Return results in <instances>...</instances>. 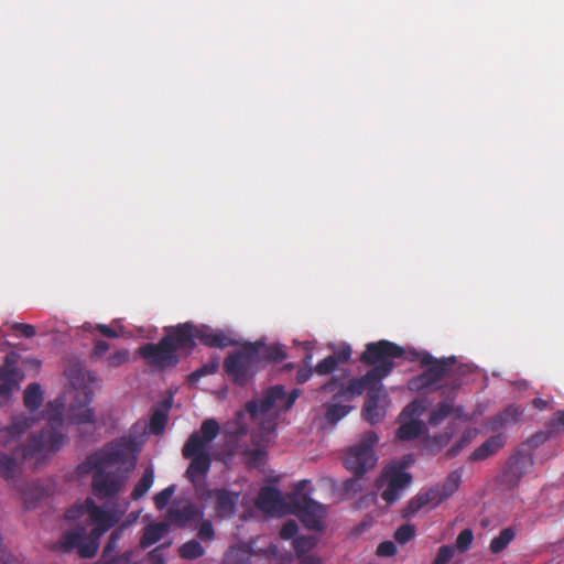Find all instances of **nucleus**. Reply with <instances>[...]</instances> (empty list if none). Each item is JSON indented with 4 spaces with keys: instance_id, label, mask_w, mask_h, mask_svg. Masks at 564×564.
I'll list each match as a JSON object with an SVG mask.
<instances>
[{
    "instance_id": "nucleus-1",
    "label": "nucleus",
    "mask_w": 564,
    "mask_h": 564,
    "mask_svg": "<svg viewBox=\"0 0 564 564\" xmlns=\"http://www.w3.org/2000/svg\"><path fill=\"white\" fill-rule=\"evenodd\" d=\"M131 452L130 443L116 440L89 454L79 469L91 473V491L99 500L113 499L124 488L129 470L122 468Z\"/></svg>"
},
{
    "instance_id": "nucleus-2",
    "label": "nucleus",
    "mask_w": 564,
    "mask_h": 564,
    "mask_svg": "<svg viewBox=\"0 0 564 564\" xmlns=\"http://www.w3.org/2000/svg\"><path fill=\"white\" fill-rule=\"evenodd\" d=\"M300 394L299 389H293L290 393H286L283 386L276 384L269 388L260 400L247 402L246 411L260 425L259 433L252 435L254 445L269 443L274 435L276 416H272L271 411L283 412L290 410Z\"/></svg>"
},
{
    "instance_id": "nucleus-3",
    "label": "nucleus",
    "mask_w": 564,
    "mask_h": 564,
    "mask_svg": "<svg viewBox=\"0 0 564 564\" xmlns=\"http://www.w3.org/2000/svg\"><path fill=\"white\" fill-rule=\"evenodd\" d=\"M219 433V424L214 419L205 420L199 432H193L182 448V455L191 463L185 471V477L198 492L205 486L206 477L210 470L212 457L209 443Z\"/></svg>"
},
{
    "instance_id": "nucleus-4",
    "label": "nucleus",
    "mask_w": 564,
    "mask_h": 564,
    "mask_svg": "<svg viewBox=\"0 0 564 564\" xmlns=\"http://www.w3.org/2000/svg\"><path fill=\"white\" fill-rule=\"evenodd\" d=\"M50 406L53 408V414L47 417V423L40 433L30 435L28 444L22 447L23 459H30L41 453H54L62 448L65 441L64 401L55 399Z\"/></svg>"
},
{
    "instance_id": "nucleus-5",
    "label": "nucleus",
    "mask_w": 564,
    "mask_h": 564,
    "mask_svg": "<svg viewBox=\"0 0 564 564\" xmlns=\"http://www.w3.org/2000/svg\"><path fill=\"white\" fill-rule=\"evenodd\" d=\"M223 367L236 386L246 387L261 368L260 345L245 344L225 358Z\"/></svg>"
},
{
    "instance_id": "nucleus-6",
    "label": "nucleus",
    "mask_w": 564,
    "mask_h": 564,
    "mask_svg": "<svg viewBox=\"0 0 564 564\" xmlns=\"http://www.w3.org/2000/svg\"><path fill=\"white\" fill-rule=\"evenodd\" d=\"M76 372L77 376L70 378L74 395L68 408V420L74 424L93 423L94 410L89 404L95 395L94 384L97 377L90 371L77 370Z\"/></svg>"
},
{
    "instance_id": "nucleus-7",
    "label": "nucleus",
    "mask_w": 564,
    "mask_h": 564,
    "mask_svg": "<svg viewBox=\"0 0 564 564\" xmlns=\"http://www.w3.org/2000/svg\"><path fill=\"white\" fill-rule=\"evenodd\" d=\"M405 350L395 343L381 339L366 345L360 356V361L371 366L369 371H375V377L381 382L394 368V359L403 357Z\"/></svg>"
},
{
    "instance_id": "nucleus-8",
    "label": "nucleus",
    "mask_w": 564,
    "mask_h": 564,
    "mask_svg": "<svg viewBox=\"0 0 564 564\" xmlns=\"http://www.w3.org/2000/svg\"><path fill=\"white\" fill-rule=\"evenodd\" d=\"M411 360H419L423 367H426L422 373L409 380L408 386L412 391L427 390L437 384L451 373L455 364L454 357L437 359L427 351H414Z\"/></svg>"
},
{
    "instance_id": "nucleus-9",
    "label": "nucleus",
    "mask_w": 564,
    "mask_h": 564,
    "mask_svg": "<svg viewBox=\"0 0 564 564\" xmlns=\"http://www.w3.org/2000/svg\"><path fill=\"white\" fill-rule=\"evenodd\" d=\"M377 442L378 435L376 432H365L360 441L347 449L344 466L355 476H364L367 471L375 468L378 460L375 453Z\"/></svg>"
},
{
    "instance_id": "nucleus-10",
    "label": "nucleus",
    "mask_w": 564,
    "mask_h": 564,
    "mask_svg": "<svg viewBox=\"0 0 564 564\" xmlns=\"http://www.w3.org/2000/svg\"><path fill=\"white\" fill-rule=\"evenodd\" d=\"M348 376L345 371L344 376L338 378L333 376L326 383L321 387L323 391H335L333 399L335 401L339 399L352 400L356 397L361 395L365 391L376 388L380 381L375 377V371H367L360 378H352L347 384H344L343 380Z\"/></svg>"
},
{
    "instance_id": "nucleus-11",
    "label": "nucleus",
    "mask_w": 564,
    "mask_h": 564,
    "mask_svg": "<svg viewBox=\"0 0 564 564\" xmlns=\"http://www.w3.org/2000/svg\"><path fill=\"white\" fill-rule=\"evenodd\" d=\"M138 354L149 367L160 371L172 369L180 362V356L170 345V338L162 337L156 344L147 343L139 347Z\"/></svg>"
},
{
    "instance_id": "nucleus-12",
    "label": "nucleus",
    "mask_w": 564,
    "mask_h": 564,
    "mask_svg": "<svg viewBox=\"0 0 564 564\" xmlns=\"http://www.w3.org/2000/svg\"><path fill=\"white\" fill-rule=\"evenodd\" d=\"M292 506L303 525L313 531H323L326 510L323 505L308 496L291 498Z\"/></svg>"
},
{
    "instance_id": "nucleus-13",
    "label": "nucleus",
    "mask_w": 564,
    "mask_h": 564,
    "mask_svg": "<svg viewBox=\"0 0 564 564\" xmlns=\"http://www.w3.org/2000/svg\"><path fill=\"white\" fill-rule=\"evenodd\" d=\"M382 479L386 480L387 487L381 492V498L392 505L402 496V491L411 484V474L404 471V466L393 465L384 468Z\"/></svg>"
},
{
    "instance_id": "nucleus-14",
    "label": "nucleus",
    "mask_w": 564,
    "mask_h": 564,
    "mask_svg": "<svg viewBox=\"0 0 564 564\" xmlns=\"http://www.w3.org/2000/svg\"><path fill=\"white\" fill-rule=\"evenodd\" d=\"M20 358L17 351H10L0 365V395L2 397L11 395L24 379L23 371L18 367Z\"/></svg>"
},
{
    "instance_id": "nucleus-15",
    "label": "nucleus",
    "mask_w": 564,
    "mask_h": 564,
    "mask_svg": "<svg viewBox=\"0 0 564 564\" xmlns=\"http://www.w3.org/2000/svg\"><path fill=\"white\" fill-rule=\"evenodd\" d=\"M164 338H170V345L174 347V351H184L191 355L196 347V325L192 322H185L166 328Z\"/></svg>"
},
{
    "instance_id": "nucleus-16",
    "label": "nucleus",
    "mask_w": 564,
    "mask_h": 564,
    "mask_svg": "<svg viewBox=\"0 0 564 564\" xmlns=\"http://www.w3.org/2000/svg\"><path fill=\"white\" fill-rule=\"evenodd\" d=\"M533 466V458L530 454L517 452L507 462L502 481L509 487H516L520 479L528 474Z\"/></svg>"
},
{
    "instance_id": "nucleus-17",
    "label": "nucleus",
    "mask_w": 564,
    "mask_h": 564,
    "mask_svg": "<svg viewBox=\"0 0 564 564\" xmlns=\"http://www.w3.org/2000/svg\"><path fill=\"white\" fill-rule=\"evenodd\" d=\"M207 498L215 499V514L219 519H229L236 513L239 494L227 489H209Z\"/></svg>"
},
{
    "instance_id": "nucleus-18",
    "label": "nucleus",
    "mask_w": 564,
    "mask_h": 564,
    "mask_svg": "<svg viewBox=\"0 0 564 564\" xmlns=\"http://www.w3.org/2000/svg\"><path fill=\"white\" fill-rule=\"evenodd\" d=\"M384 397L386 393L381 382L367 392L361 413L370 424H376L384 417V410L379 405L380 400Z\"/></svg>"
},
{
    "instance_id": "nucleus-19",
    "label": "nucleus",
    "mask_w": 564,
    "mask_h": 564,
    "mask_svg": "<svg viewBox=\"0 0 564 564\" xmlns=\"http://www.w3.org/2000/svg\"><path fill=\"white\" fill-rule=\"evenodd\" d=\"M464 468L459 467L451 471L442 485L433 486L429 491H433L434 507L451 498L462 484Z\"/></svg>"
},
{
    "instance_id": "nucleus-20",
    "label": "nucleus",
    "mask_w": 564,
    "mask_h": 564,
    "mask_svg": "<svg viewBox=\"0 0 564 564\" xmlns=\"http://www.w3.org/2000/svg\"><path fill=\"white\" fill-rule=\"evenodd\" d=\"M196 339L212 348L224 349L235 345V341L224 330L205 324L196 325Z\"/></svg>"
},
{
    "instance_id": "nucleus-21",
    "label": "nucleus",
    "mask_w": 564,
    "mask_h": 564,
    "mask_svg": "<svg viewBox=\"0 0 564 564\" xmlns=\"http://www.w3.org/2000/svg\"><path fill=\"white\" fill-rule=\"evenodd\" d=\"M86 508L90 521L95 525L102 527L104 530L108 531L119 521V516L97 506L93 498H86Z\"/></svg>"
},
{
    "instance_id": "nucleus-22",
    "label": "nucleus",
    "mask_w": 564,
    "mask_h": 564,
    "mask_svg": "<svg viewBox=\"0 0 564 564\" xmlns=\"http://www.w3.org/2000/svg\"><path fill=\"white\" fill-rule=\"evenodd\" d=\"M169 518L178 528H186L192 522L203 518V511L194 503H187L182 508L171 507L169 509Z\"/></svg>"
},
{
    "instance_id": "nucleus-23",
    "label": "nucleus",
    "mask_w": 564,
    "mask_h": 564,
    "mask_svg": "<svg viewBox=\"0 0 564 564\" xmlns=\"http://www.w3.org/2000/svg\"><path fill=\"white\" fill-rule=\"evenodd\" d=\"M506 444V436L501 433L487 438L469 456L470 462H481L495 455Z\"/></svg>"
},
{
    "instance_id": "nucleus-24",
    "label": "nucleus",
    "mask_w": 564,
    "mask_h": 564,
    "mask_svg": "<svg viewBox=\"0 0 564 564\" xmlns=\"http://www.w3.org/2000/svg\"><path fill=\"white\" fill-rule=\"evenodd\" d=\"M282 501L281 492L274 487H263L256 499V506L265 512L273 511Z\"/></svg>"
},
{
    "instance_id": "nucleus-25",
    "label": "nucleus",
    "mask_w": 564,
    "mask_h": 564,
    "mask_svg": "<svg viewBox=\"0 0 564 564\" xmlns=\"http://www.w3.org/2000/svg\"><path fill=\"white\" fill-rule=\"evenodd\" d=\"M169 525L165 522H154L148 524L144 530L143 534L140 539V546L142 549H147L158 541L161 540V538L167 532Z\"/></svg>"
},
{
    "instance_id": "nucleus-26",
    "label": "nucleus",
    "mask_w": 564,
    "mask_h": 564,
    "mask_svg": "<svg viewBox=\"0 0 564 564\" xmlns=\"http://www.w3.org/2000/svg\"><path fill=\"white\" fill-rule=\"evenodd\" d=\"M84 538V529L80 528L75 531H67L62 534L59 540L55 542L54 550L69 553L74 549L78 550V546Z\"/></svg>"
},
{
    "instance_id": "nucleus-27",
    "label": "nucleus",
    "mask_w": 564,
    "mask_h": 564,
    "mask_svg": "<svg viewBox=\"0 0 564 564\" xmlns=\"http://www.w3.org/2000/svg\"><path fill=\"white\" fill-rule=\"evenodd\" d=\"M20 473V463L14 455L0 452V476L7 480H13Z\"/></svg>"
},
{
    "instance_id": "nucleus-28",
    "label": "nucleus",
    "mask_w": 564,
    "mask_h": 564,
    "mask_svg": "<svg viewBox=\"0 0 564 564\" xmlns=\"http://www.w3.org/2000/svg\"><path fill=\"white\" fill-rule=\"evenodd\" d=\"M25 509H34L44 496V489L36 484H29L20 489Z\"/></svg>"
},
{
    "instance_id": "nucleus-29",
    "label": "nucleus",
    "mask_w": 564,
    "mask_h": 564,
    "mask_svg": "<svg viewBox=\"0 0 564 564\" xmlns=\"http://www.w3.org/2000/svg\"><path fill=\"white\" fill-rule=\"evenodd\" d=\"M260 345L261 364L263 361L280 362L286 358L285 346L280 344L265 345L263 341H256Z\"/></svg>"
},
{
    "instance_id": "nucleus-30",
    "label": "nucleus",
    "mask_w": 564,
    "mask_h": 564,
    "mask_svg": "<svg viewBox=\"0 0 564 564\" xmlns=\"http://www.w3.org/2000/svg\"><path fill=\"white\" fill-rule=\"evenodd\" d=\"M423 431V422L420 420H411L406 423L401 424L395 436L401 441H412L417 438Z\"/></svg>"
},
{
    "instance_id": "nucleus-31",
    "label": "nucleus",
    "mask_w": 564,
    "mask_h": 564,
    "mask_svg": "<svg viewBox=\"0 0 564 564\" xmlns=\"http://www.w3.org/2000/svg\"><path fill=\"white\" fill-rule=\"evenodd\" d=\"M23 402L30 411L37 410L43 402V392L39 383H30L24 390Z\"/></svg>"
},
{
    "instance_id": "nucleus-32",
    "label": "nucleus",
    "mask_w": 564,
    "mask_h": 564,
    "mask_svg": "<svg viewBox=\"0 0 564 564\" xmlns=\"http://www.w3.org/2000/svg\"><path fill=\"white\" fill-rule=\"evenodd\" d=\"M34 420L31 416L18 415L12 419L6 430L11 438H18L31 429Z\"/></svg>"
},
{
    "instance_id": "nucleus-33",
    "label": "nucleus",
    "mask_w": 564,
    "mask_h": 564,
    "mask_svg": "<svg viewBox=\"0 0 564 564\" xmlns=\"http://www.w3.org/2000/svg\"><path fill=\"white\" fill-rule=\"evenodd\" d=\"M427 505L434 506L433 491L426 490L413 497L404 509V517H412Z\"/></svg>"
},
{
    "instance_id": "nucleus-34",
    "label": "nucleus",
    "mask_w": 564,
    "mask_h": 564,
    "mask_svg": "<svg viewBox=\"0 0 564 564\" xmlns=\"http://www.w3.org/2000/svg\"><path fill=\"white\" fill-rule=\"evenodd\" d=\"M454 404L452 401H442L435 409H433L429 415V424L432 426H438L449 415L453 414Z\"/></svg>"
},
{
    "instance_id": "nucleus-35",
    "label": "nucleus",
    "mask_w": 564,
    "mask_h": 564,
    "mask_svg": "<svg viewBox=\"0 0 564 564\" xmlns=\"http://www.w3.org/2000/svg\"><path fill=\"white\" fill-rule=\"evenodd\" d=\"M154 481V471L152 467H147L142 474V477L134 486L131 492L132 500L141 499L152 487Z\"/></svg>"
},
{
    "instance_id": "nucleus-36",
    "label": "nucleus",
    "mask_w": 564,
    "mask_h": 564,
    "mask_svg": "<svg viewBox=\"0 0 564 564\" xmlns=\"http://www.w3.org/2000/svg\"><path fill=\"white\" fill-rule=\"evenodd\" d=\"M514 531L512 528L508 527L502 529L497 536H495L489 544V550L492 554H499L505 549L508 547V545L511 543V541L514 539Z\"/></svg>"
},
{
    "instance_id": "nucleus-37",
    "label": "nucleus",
    "mask_w": 564,
    "mask_h": 564,
    "mask_svg": "<svg viewBox=\"0 0 564 564\" xmlns=\"http://www.w3.org/2000/svg\"><path fill=\"white\" fill-rule=\"evenodd\" d=\"M178 554L184 560L193 561L202 557L205 554V549L197 540L192 539L180 546Z\"/></svg>"
},
{
    "instance_id": "nucleus-38",
    "label": "nucleus",
    "mask_w": 564,
    "mask_h": 564,
    "mask_svg": "<svg viewBox=\"0 0 564 564\" xmlns=\"http://www.w3.org/2000/svg\"><path fill=\"white\" fill-rule=\"evenodd\" d=\"M318 543V538L315 535H299L293 539V549L296 557L310 553Z\"/></svg>"
},
{
    "instance_id": "nucleus-39",
    "label": "nucleus",
    "mask_w": 564,
    "mask_h": 564,
    "mask_svg": "<svg viewBox=\"0 0 564 564\" xmlns=\"http://www.w3.org/2000/svg\"><path fill=\"white\" fill-rule=\"evenodd\" d=\"M167 411L169 405L165 409L156 408L150 417V431L154 435H160L163 433L166 423H167Z\"/></svg>"
},
{
    "instance_id": "nucleus-40",
    "label": "nucleus",
    "mask_w": 564,
    "mask_h": 564,
    "mask_svg": "<svg viewBox=\"0 0 564 564\" xmlns=\"http://www.w3.org/2000/svg\"><path fill=\"white\" fill-rule=\"evenodd\" d=\"M351 410L352 406L350 405L339 403L328 404L326 408L325 420L330 424H336L339 420L345 417Z\"/></svg>"
},
{
    "instance_id": "nucleus-41",
    "label": "nucleus",
    "mask_w": 564,
    "mask_h": 564,
    "mask_svg": "<svg viewBox=\"0 0 564 564\" xmlns=\"http://www.w3.org/2000/svg\"><path fill=\"white\" fill-rule=\"evenodd\" d=\"M219 368L218 358L212 359L188 376L189 383H197L203 377L215 373Z\"/></svg>"
},
{
    "instance_id": "nucleus-42",
    "label": "nucleus",
    "mask_w": 564,
    "mask_h": 564,
    "mask_svg": "<svg viewBox=\"0 0 564 564\" xmlns=\"http://www.w3.org/2000/svg\"><path fill=\"white\" fill-rule=\"evenodd\" d=\"M245 455L247 456V465L250 468H259L265 464L267 452L264 448L257 447L249 449Z\"/></svg>"
},
{
    "instance_id": "nucleus-43",
    "label": "nucleus",
    "mask_w": 564,
    "mask_h": 564,
    "mask_svg": "<svg viewBox=\"0 0 564 564\" xmlns=\"http://www.w3.org/2000/svg\"><path fill=\"white\" fill-rule=\"evenodd\" d=\"M126 530V525L122 524L119 528L115 529L110 536L108 538V541L104 547L101 558H106L109 556L118 546L119 540L123 536V532Z\"/></svg>"
},
{
    "instance_id": "nucleus-44",
    "label": "nucleus",
    "mask_w": 564,
    "mask_h": 564,
    "mask_svg": "<svg viewBox=\"0 0 564 564\" xmlns=\"http://www.w3.org/2000/svg\"><path fill=\"white\" fill-rule=\"evenodd\" d=\"M474 540V533L470 529H464L460 531L456 538L455 546L456 549L464 553L468 551L471 546Z\"/></svg>"
},
{
    "instance_id": "nucleus-45",
    "label": "nucleus",
    "mask_w": 564,
    "mask_h": 564,
    "mask_svg": "<svg viewBox=\"0 0 564 564\" xmlns=\"http://www.w3.org/2000/svg\"><path fill=\"white\" fill-rule=\"evenodd\" d=\"M197 538L203 542H210L215 539V530L210 520H203L197 527Z\"/></svg>"
},
{
    "instance_id": "nucleus-46",
    "label": "nucleus",
    "mask_w": 564,
    "mask_h": 564,
    "mask_svg": "<svg viewBox=\"0 0 564 564\" xmlns=\"http://www.w3.org/2000/svg\"><path fill=\"white\" fill-rule=\"evenodd\" d=\"M338 366L337 360H335V357L327 356L323 360H321L314 368V371L317 375L325 376L334 372L336 367Z\"/></svg>"
},
{
    "instance_id": "nucleus-47",
    "label": "nucleus",
    "mask_w": 564,
    "mask_h": 564,
    "mask_svg": "<svg viewBox=\"0 0 564 564\" xmlns=\"http://www.w3.org/2000/svg\"><path fill=\"white\" fill-rule=\"evenodd\" d=\"M174 491H175V486L171 485L154 496L153 500H154V505L158 510H162L166 507V505L169 503L170 499L172 498Z\"/></svg>"
},
{
    "instance_id": "nucleus-48",
    "label": "nucleus",
    "mask_w": 564,
    "mask_h": 564,
    "mask_svg": "<svg viewBox=\"0 0 564 564\" xmlns=\"http://www.w3.org/2000/svg\"><path fill=\"white\" fill-rule=\"evenodd\" d=\"M415 534V529L412 524H402L394 532V539L400 544L408 543Z\"/></svg>"
},
{
    "instance_id": "nucleus-49",
    "label": "nucleus",
    "mask_w": 564,
    "mask_h": 564,
    "mask_svg": "<svg viewBox=\"0 0 564 564\" xmlns=\"http://www.w3.org/2000/svg\"><path fill=\"white\" fill-rule=\"evenodd\" d=\"M553 434V431L546 427V431H539L531 435L527 443L531 448H535L545 443Z\"/></svg>"
},
{
    "instance_id": "nucleus-50",
    "label": "nucleus",
    "mask_w": 564,
    "mask_h": 564,
    "mask_svg": "<svg viewBox=\"0 0 564 564\" xmlns=\"http://www.w3.org/2000/svg\"><path fill=\"white\" fill-rule=\"evenodd\" d=\"M98 551V543L95 540L89 541L88 543L84 542V539L82 540L79 546H78V554L83 558H91L96 555Z\"/></svg>"
},
{
    "instance_id": "nucleus-51",
    "label": "nucleus",
    "mask_w": 564,
    "mask_h": 564,
    "mask_svg": "<svg viewBox=\"0 0 564 564\" xmlns=\"http://www.w3.org/2000/svg\"><path fill=\"white\" fill-rule=\"evenodd\" d=\"M361 477L362 476H355L345 480L343 485V490L346 495H356L357 492H360L362 490L361 486Z\"/></svg>"
},
{
    "instance_id": "nucleus-52",
    "label": "nucleus",
    "mask_w": 564,
    "mask_h": 564,
    "mask_svg": "<svg viewBox=\"0 0 564 564\" xmlns=\"http://www.w3.org/2000/svg\"><path fill=\"white\" fill-rule=\"evenodd\" d=\"M454 556V549L451 545H442L432 564H447Z\"/></svg>"
},
{
    "instance_id": "nucleus-53",
    "label": "nucleus",
    "mask_w": 564,
    "mask_h": 564,
    "mask_svg": "<svg viewBox=\"0 0 564 564\" xmlns=\"http://www.w3.org/2000/svg\"><path fill=\"white\" fill-rule=\"evenodd\" d=\"M297 531H299L297 523L294 520H289L282 525V528L280 530V538L282 540L294 539Z\"/></svg>"
},
{
    "instance_id": "nucleus-54",
    "label": "nucleus",
    "mask_w": 564,
    "mask_h": 564,
    "mask_svg": "<svg viewBox=\"0 0 564 564\" xmlns=\"http://www.w3.org/2000/svg\"><path fill=\"white\" fill-rule=\"evenodd\" d=\"M10 328L19 332L25 338H32L36 335L35 327L31 324L15 322L10 325Z\"/></svg>"
},
{
    "instance_id": "nucleus-55",
    "label": "nucleus",
    "mask_w": 564,
    "mask_h": 564,
    "mask_svg": "<svg viewBox=\"0 0 564 564\" xmlns=\"http://www.w3.org/2000/svg\"><path fill=\"white\" fill-rule=\"evenodd\" d=\"M351 352H352V350H351L350 345L343 344L334 351V354L332 356L335 357V360H337V364H344L350 359Z\"/></svg>"
},
{
    "instance_id": "nucleus-56",
    "label": "nucleus",
    "mask_w": 564,
    "mask_h": 564,
    "mask_svg": "<svg viewBox=\"0 0 564 564\" xmlns=\"http://www.w3.org/2000/svg\"><path fill=\"white\" fill-rule=\"evenodd\" d=\"M129 360V351L126 349L117 350L108 358L110 367H119Z\"/></svg>"
},
{
    "instance_id": "nucleus-57",
    "label": "nucleus",
    "mask_w": 564,
    "mask_h": 564,
    "mask_svg": "<svg viewBox=\"0 0 564 564\" xmlns=\"http://www.w3.org/2000/svg\"><path fill=\"white\" fill-rule=\"evenodd\" d=\"M87 513L86 500L82 505H75L65 511V519L77 520Z\"/></svg>"
},
{
    "instance_id": "nucleus-58",
    "label": "nucleus",
    "mask_w": 564,
    "mask_h": 564,
    "mask_svg": "<svg viewBox=\"0 0 564 564\" xmlns=\"http://www.w3.org/2000/svg\"><path fill=\"white\" fill-rule=\"evenodd\" d=\"M547 429L552 430L553 433H556L561 429L564 430V410L556 411L550 422L546 425Z\"/></svg>"
},
{
    "instance_id": "nucleus-59",
    "label": "nucleus",
    "mask_w": 564,
    "mask_h": 564,
    "mask_svg": "<svg viewBox=\"0 0 564 564\" xmlns=\"http://www.w3.org/2000/svg\"><path fill=\"white\" fill-rule=\"evenodd\" d=\"M132 558V551L123 552L116 556H107L106 558H101L104 564H130Z\"/></svg>"
},
{
    "instance_id": "nucleus-60",
    "label": "nucleus",
    "mask_w": 564,
    "mask_h": 564,
    "mask_svg": "<svg viewBox=\"0 0 564 564\" xmlns=\"http://www.w3.org/2000/svg\"><path fill=\"white\" fill-rule=\"evenodd\" d=\"M397 553V546L392 541H383L377 547L378 556H392Z\"/></svg>"
},
{
    "instance_id": "nucleus-61",
    "label": "nucleus",
    "mask_w": 564,
    "mask_h": 564,
    "mask_svg": "<svg viewBox=\"0 0 564 564\" xmlns=\"http://www.w3.org/2000/svg\"><path fill=\"white\" fill-rule=\"evenodd\" d=\"M169 544H162L149 552V560L152 564H165L162 550Z\"/></svg>"
},
{
    "instance_id": "nucleus-62",
    "label": "nucleus",
    "mask_w": 564,
    "mask_h": 564,
    "mask_svg": "<svg viewBox=\"0 0 564 564\" xmlns=\"http://www.w3.org/2000/svg\"><path fill=\"white\" fill-rule=\"evenodd\" d=\"M109 349V344L102 339L96 340L94 345V356L101 357Z\"/></svg>"
},
{
    "instance_id": "nucleus-63",
    "label": "nucleus",
    "mask_w": 564,
    "mask_h": 564,
    "mask_svg": "<svg viewBox=\"0 0 564 564\" xmlns=\"http://www.w3.org/2000/svg\"><path fill=\"white\" fill-rule=\"evenodd\" d=\"M96 329L101 335H104V336H106L108 338H117L119 336V334L113 328H111L110 326L105 325V324H98L96 326Z\"/></svg>"
},
{
    "instance_id": "nucleus-64",
    "label": "nucleus",
    "mask_w": 564,
    "mask_h": 564,
    "mask_svg": "<svg viewBox=\"0 0 564 564\" xmlns=\"http://www.w3.org/2000/svg\"><path fill=\"white\" fill-rule=\"evenodd\" d=\"M297 560L300 561L301 564H321L322 563L321 557L311 552L306 553L302 556H299Z\"/></svg>"
}]
</instances>
